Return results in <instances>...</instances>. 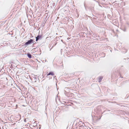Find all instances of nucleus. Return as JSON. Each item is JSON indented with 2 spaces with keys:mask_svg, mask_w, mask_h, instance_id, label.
I'll return each mask as SVG.
<instances>
[{
  "mask_svg": "<svg viewBox=\"0 0 129 129\" xmlns=\"http://www.w3.org/2000/svg\"><path fill=\"white\" fill-rule=\"evenodd\" d=\"M34 41L32 39H30V40L28 41L25 43L24 45H28L34 43Z\"/></svg>",
  "mask_w": 129,
  "mask_h": 129,
  "instance_id": "nucleus-1",
  "label": "nucleus"
},
{
  "mask_svg": "<svg viewBox=\"0 0 129 129\" xmlns=\"http://www.w3.org/2000/svg\"><path fill=\"white\" fill-rule=\"evenodd\" d=\"M52 75L54 77V79L56 77V76H55V75H54V74L53 73V72H49L47 74V76L49 75Z\"/></svg>",
  "mask_w": 129,
  "mask_h": 129,
  "instance_id": "nucleus-2",
  "label": "nucleus"
},
{
  "mask_svg": "<svg viewBox=\"0 0 129 129\" xmlns=\"http://www.w3.org/2000/svg\"><path fill=\"white\" fill-rule=\"evenodd\" d=\"M41 36L39 35L36 38V41H37L41 37Z\"/></svg>",
  "mask_w": 129,
  "mask_h": 129,
  "instance_id": "nucleus-3",
  "label": "nucleus"
},
{
  "mask_svg": "<svg viewBox=\"0 0 129 129\" xmlns=\"http://www.w3.org/2000/svg\"><path fill=\"white\" fill-rule=\"evenodd\" d=\"M26 55L28 57L30 58H31L32 56L31 54L30 53H27Z\"/></svg>",
  "mask_w": 129,
  "mask_h": 129,
  "instance_id": "nucleus-4",
  "label": "nucleus"
},
{
  "mask_svg": "<svg viewBox=\"0 0 129 129\" xmlns=\"http://www.w3.org/2000/svg\"><path fill=\"white\" fill-rule=\"evenodd\" d=\"M99 80H98L99 82L100 83L101 82V81L102 79H103V77H99Z\"/></svg>",
  "mask_w": 129,
  "mask_h": 129,
  "instance_id": "nucleus-5",
  "label": "nucleus"
},
{
  "mask_svg": "<svg viewBox=\"0 0 129 129\" xmlns=\"http://www.w3.org/2000/svg\"><path fill=\"white\" fill-rule=\"evenodd\" d=\"M121 29L124 31H126V28L125 27H122Z\"/></svg>",
  "mask_w": 129,
  "mask_h": 129,
  "instance_id": "nucleus-6",
  "label": "nucleus"
},
{
  "mask_svg": "<svg viewBox=\"0 0 129 129\" xmlns=\"http://www.w3.org/2000/svg\"><path fill=\"white\" fill-rule=\"evenodd\" d=\"M33 43V45H34L36 43V42H35V41H34V43Z\"/></svg>",
  "mask_w": 129,
  "mask_h": 129,
  "instance_id": "nucleus-7",
  "label": "nucleus"
},
{
  "mask_svg": "<svg viewBox=\"0 0 129 129\" xmlns=\"http://www.w3.org/2000/svg\"><path fill=\"white\" fill-rule=\"evenodd\" d=\"M24 121L25 122H26V119H25L24 120Z\"/></svg>",
  "mask_w": 129,
  "mask_h": 129,
  "instance_id": "nucleus-8",
  "label": "nucleus"
},
{
  "mask_svg": "<svg viewBox=\"0 0 129 129\" xmlns=\"http://www.w3.org/2000/svg\"><path fill=\"white\" fill-rule=\"evenodd\" d=\"M80 127H82H82H83V126H82V125H81V126H80Z\"/></svg>",
  "mask_w": 129,
  "mask_h": 129,
  "instance_id": "nucleus-9",
  "label": "nucleus"
},
{
  "mask_svg": "<svg viewBox=\"0 0 129 129\" xmlns=\"http://www.w3.org/2000/svg\"><path fill=\"white\" fill-rule=\"evenodd\" d=\"M61 41H62V42H63V40H61Z\"/></svg>",
  "mask_w": 129,
  "mask_h": 129,
  "instance_id": "nucleus-10",
  "label": "nucleus"
},
{
  "mask_svg": "<svg viewBox=\"0 0 129 129\" xmlns=\"http://www.w3.org/2000/svg\"><path fill=\"white\" fill-rule=\"evenodd\" d=\"M61 37V36H60V37Z\"/></svg>",
  "mask_w": 129,
  "mask_h": 129,
  "instance_id": "nucleus-11",
  "label": "nucleus"
}]
</instances>
